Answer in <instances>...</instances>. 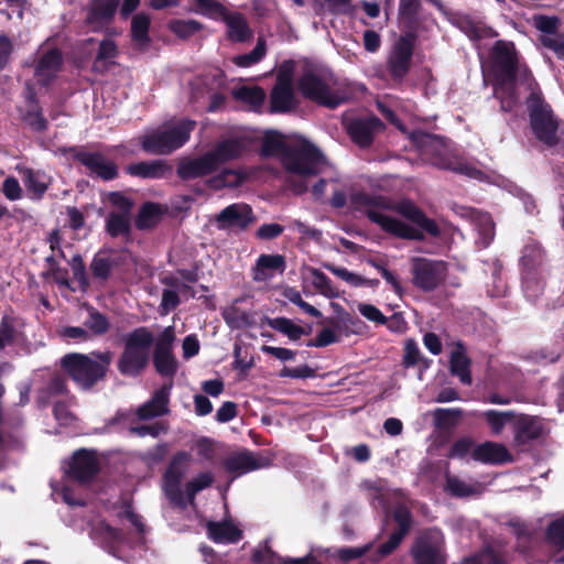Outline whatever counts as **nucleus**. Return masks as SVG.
<instances>
[{"mask_svg":"<svg viewBox=\"0 0 564 564\" xmlns=\"http://www.w3.org/2000/svg\"><path fill=\"white\" fill-rule=\"evenodd\" d=\"M351 202L371 221L399 238L421 241L424 239L423 231L434 237L440 235L436 223L409 199L393 203L383 196L356 193L351 196Z\"/></svg>","mask_w":564,"mask_h":564,"instance_id":"obj_1","label":"nucleus"},{"mask_svg":"<svg viewBox=\"0 0 564 564\" xmlns=\"http://www.w3.org/2000/svg\"><path fill=\"white\" fill-rule=\"evenodd\" d=\"M494 95L502 111H511L519 102L516 84L525 85L531 93L535 82L527 66L520 65L512 43L498 41L492 51Z\"/></svg>","mask_w":564,"mask_h":564,"instance_id":"obj_2","label":"nucleus"},{"mask_svg":"<svg viewBox=\"0 0 564 564\" xmlns=\"http://www.w3.org/2000/svg\"><path fill=\"white\" fill-rule=\"evenodd\" d=\"M299 88L306 98L332 109L345 104L350 96L333 73L321 68H304L299 78Z\"/></svg>","mask_w":564,"mask_h":564,"instance_id":"obj_3","label":"nucleus"},{"mask_svg":"<svg viewBox=\"0 0 564 564\" xmlns=\"http://www.w3.org/2000/svg\"><path fill=\"white\" fill-rule=\"evenodd\" d=\"M112 359L113 354L109 350L68 354L63 357L62 366L82 389L89 390L105 378Z\"/></svg>","mask_w":564,"mask_h":564,"instance_id":"obj_4","label":"nucleus"},{"mask_svg":"<svg viewBox=\"0 0 564 564\" xmlns=\"http://www.w3.org/2000/svg\"><path fill=\"white\" fill-rule=\"evenodd\" d=\"M410 139L422 154L435 158V165L470 178H482L484 173L466 160L457 156L445 158L446 145L442 138L419 130L412 132Z\"/></svg>","mask_w":564,"mask_h":564,"instance_id":"obj_5","label":"nucleus"},{"mask_svg":"<svg viewBox=\"0 0 564 564\" xmlns=\"http://www.w3.org/2000/svg\"><path fill=\"white\" fill-rule=\"evenodd\" d=\"M530 126L535 138L544 145L552 148L560 142V120L553 113L541 93L533 91L528 100Z\"/></svg>","mask_w":564,"mask_h":564,"instance_id":"obj_6","label":"nucleus"},{"mask_svg":"<svg viewBox=\"0 0 564 564\" xmlns=\"http://www.w3.org/2000/svg\"><path fill=\"white\" fill-rule=\"evenodd\" d=\"M153 335L145 327H139L124 336V349L118 360L119 371L137 377L148 366Z\"/></svg>","mask_w":564,"mask_h":564,"instance_id":"obj_7","label":"nucleus"},{"mask_svg":"<svg viewBox=\"0 0 564 564\" xmlns=\"http://www.w3.org/2000/svg\"><path fill=\"white\" fill-rule=\"evenodd\" d=\"M283 165L294 174L308 177L323 173L328 162L315 145L305 140H299L285 149Z\"/></svg>","mask_w":564,"mask_h":564,"instance_id":"obj_8","label":"nucleus"},{"mask_svg":"<svg viewBox=\"0 0 564 564\" xmlns=\"http://www.w3.org/2000/svg\"><path fill=\"white\" fill-rule=\"evenodd\" d=\"M195 124V121L191 120L166 123L145 134L142 139V148L151 154H170L188 140Z\"/></svg>","mask_w":564,"mask_h":564,"instance_id":"obj_9","label":"nucleus"},{"mask_svg":"<svg viewBox=\"0 0 564 564\" xmlns=\"http://www.w3.org/2000/svg\"><path fill=\"white\" fill-rule=\"evenodd\" d=\"M444 535L440 529L430 528L415 538L410 554L414 564H446Z\"/></svg>","mask_w":564,"mask_h":564,"instance_id":"obj_10","label":"nucleus"},{"mask_svg":"<svg viewBox=\"0 0 564 564\" xmlns=\"http://www.w3.org/2000/svg\"><path fill=\"white\" fill-rule=\"evenodd\" d=\"M189 462L191 455L185 451H180L173 455L163 474L164 494L173 507L181 509L187 506L181 484Z\"/></svg>","mask_w":564,"mask_h":564,"instance_id":"obj_11","label":"nucleus"},{"mask_svg":"<svg viewBox=\"0 0 564 564\" xmlns=\"http://www.w3.org/2000/svg\"><path fill=\"white\" fill-rule=\"evenodd\" d=\"M170 388L162 387L154 392L151 400L133 410H119L110 423L131 422L135 419L147 421L169 413Z\"/></svg>","mask_w":564,"mask_h":564,"instance_id":"obj_12","label":"nucleus"},{"mask_svg":"<svg viewBox=\"0 0 564 564\" xmlns=\"http://www.w3.org/2000/svg\"><path fill=\"white\" fill-rule=\"evenodd\" d=\"M447 267L443 261L414 258L412 261V282L424 292L437 289L446 278Z\"/></svg>","mask_w":564,"mask_h":564,"instance_id":"obj_13","label":"nucleus"},{"mask_svg":"<svg viewBox=\"0 0 564 564\" xmlns=\"http://www.w3.org/2000/svg\"><path fill=\"white\" fill-rule=\"evenodd\" d=\"M415 33L406 32L400 36L388 57V70L391 77L400 82L409 72L413 55Z\"/></svg>","mask_w":564,"mask_h":564,"instance_id":"obj_14","label":"nucleus"},{"mask_svg":"<svg viewBox=\"0 0 564 564\" xmlns=\"http://www.w3.org/2000/svg\"><path fill=\"white\" fill-rule=\"evenodd\" d=\"M100 471L99 462L94 451L79 448L73 453L68 464L67 477L80 485L91 482Z\"/></svg>","mask_w":564,"mask_h":564,"instance_id":"obj_15","label":"nucleus"},{"mask_svg":"<svg viewBox=\"0 0 564 564\" xmlns=\"http://www.w3.org/2000/svg\"><path fill=\"white\" fill-rule=\"evenodd\" d=\"M175 335L173 327H166L158 338L154 350V367L164 377H172L176 372L177 364L172 354V344Z\"/></svg>","mask_w":564,"mask_h":564,"instance_id":"obj_16","label":"nucleus"},{"mask_svg":"<svg viewBox=\"0 0 564 564\" xmlns=\"http://www.w3.org/2000/svg\"><path fill=\"white\" fill-rule=\"evenodd\" d=\"M223 465L227 473L238 477L268 467L270 459L260 454L243 449L226 457Z\"/></svg>","mask_w":564,"mask_h":564,"instance_id":"obj_17","label":"nucleus"},{"mask_svg":"<svg viewBox=\"0 0 564 564\" xmlns=\"http://www.w3.org/2000/svg\"><path fill=\"white\" fill-rule=\"evenodd\" d=\"M393 520L398 524V530L389 536L388 541L379 545L376 551L377 561L392 554L400 546L412 528V513L405 508L397 509L393 512Z\"/></svg>","mask_w":564,"mask_h":564,"instance_id":"obj_18","label":"nucleus"},{"mask_svg":"<svg viewBox=\"0 0 564 564\" xmlns=\"http://www.w3.org/2000/svg\"><path fill=\"white\" fill-rule=\"evenodd\" d=\"M393 520L398 524V530L389 536L388 541L379 545L376 551L377 561L392 554L400 546L412 528V513L405 508L397 509L393 512Z\"/></svg>","mask_w":564,"mask_h":564,"instance_id":"obj_19","label":"nucleus"},{"mask_svg":"<svg viewBox=\"0 0 564 564\" xmlns=\"http://www.w3.org/2000/svg\"><path fill=\"white\" fill-rule=\"evenodd\" d=\"M219 229L237 228L245 230L254 221L252 209L246 204H232L224 208L215 218Z\"/></svg>","mask_w":564,"mask_h":564,"instance_id":"obj_20","label":"nucleus"},{"mask_svg":"<svg viewBox=\"0 0 564 564\" xmlns=\"http://www.w3.org/2000/svg\"><path fill=\"white\" fill-rule=\"evenodd\" d=\"M294 107V91L291 73L282 67L278 75L276 85L271 91V111L285 112Z\"/></svg>","mask_w":564,"mask_h":564,"instance_id":"obj_21","label":"nucleus"},{"mask_svg":"<svg viewBox=\"0 0 564 564\" xmlns=\"http://www.w3.org/2000/svg\"><path fill=\"white\" fill-rule=\"evenodd\" d=\"M382 127L383 124L379 118L368 116L349 121L347 131L355 143L366 148L372 143L373 137L381 131Z\"/></svg>","mask_w":564,"mask_h":564,"instance_id":"obj_22","label":"nucleus"},{"mask_svg":"<svg viewBox=\"0 0 564 564\" xmlns=\"http://www.w3.org/2000/svg\"><path fill=\"white\" fill-rule=\"evenodd\" d=\"M471 458L489 465H503L514 462L513 456L503 444L491 441L475 446L471 451Z\"/></svg>","mask_w":564,"mask_h":564,"instance_id":"obj_23","label":"nucleus"},{"mask_svg":"<svg viewBox=\"0 0 564 564\" xmlns=\"http://www.w3.org/2000/svg\"><path fill=\"white\" fill-rule=\"evenodd\" d=\"M120 4V0H93L88 6L86 23L93 30L108 25Z\"/></svg>","mask_w":564,"mask_h":564,"instance_id":"obj_24","label":"nucleus"},{"mask_svg":"<svg viewBox=\"0 0 564 564\" xmlns=\"http://www.w3.org/2000/svg\"><path fill=\"white\" fill-rule=\"evenodd\" d=\"M77 160L83 163L91 173L102 180H112L118 174L117 165L98 152H79Z\"/></svg>","mask_w":564,"mask_h":564,"instance_id":"obj_25","label":"nucleus"},{"mask_svg":"<svg viewBox=\"0 0 564 564\" xmlns=\"http://www.w3.org/2000/svg\"><path fill=\"white\" fill-rule=\"evenodd\" d=\"M542 251L540 248L536 247H527L523 251L522 256V264L524 268V275H523V285L525 291L529 293L532 291L529 296H535L536 292L540 291V282L536 280L535 275L533 274V269H535L538 265L542 262Z\"/></svg>","mask_w":564,"mask_h":564,"instance_id":"obj_26","label":"nucleus"},{"mask_svg":"<svg viewBox=\"0 0 564 564\" xmlns=\"http://www.w3.org/2000/svg\"><path fill=\"white\" fill-rule=\"evenodd\" d=\"M217 169L218 166L213 155L208 152L200 158L182 162L177 169V173L181 178L191 180L207 175Z\"/></svg>","mask_w":564,"mask_h":564,"instance_id":"obj_27","label":"nucleus"},{"mask_svg":"<svg viewBox=\"0 0 564 564\" xmlns=\"http://www.w3.org/2000/svg\"><path fill=\"white\" fill-rule=\"evenodd\" d=\"M207 535L215 543H237L242 539V530L230 520L208 521Z\"/></svg>","mask_w":564,"mask_h":564,"instance_id":"obj_28","label":"nucleus"},{"mask_svg":"<svg viewBox=\"0 0 564 564\" xmlns=\"http://www.w3.org/2000/svg\"><path fill=\"white\" fill-rule=\"evenodd\" d=\"M285 270V259L281 254H261L254 268L252 278L257 282H265L271 279L274 272L282 273Z\"/></svg>","mask_w":564,"mask_h":564,"instance_id":"obj_29","label":"nucleus"},{"mask_svg":"<svg viewBox=\"0 0 564 564\" xmlns=\"http://www.w3.org/2000/svg\"><path fill=\"white\" fill-rule=\"evenodd\" d=\"M62 65V55L57 50H48L40 58L36 68L35 76L42 85L48 84V82L55 77Z\"/></svg>","mask_w":564,"mask_h":564,"instance_id":"obj_30","label":"nucleus"},{"mask_svg":"<svg viewBox=\"0 0 564 564\" xmlns=\"http://www.w3.org/2000/svg\"><path fill=\"white\" fill-rule=\"evenodd\" d=\"M247 150V143L242 139H227L218 143L216 148L210 151L213 159L217 166L220 164L238 159Z\"/></svg>","mask_w":564,"mask_h":564,"instance_id":"obj_31","label":"nucleus"},{"mask_svg":"<svg viewBox=\"0 0 564 564\" xmlns=\"http://www.w3.org/2000/svg\"><path fill=\"white\" fill-rule=\"evenodd\" d=\"M470 359L466 356L462 343L456 344V349L452 351L449 358V369L452 375L457 376L462 383L471 384Z\"/></svg>","mask_w":564,"mask_h":564,"instance_id":"obj_32","label":"nucleus"},{"mask_svg":"<svg viewBox=\"0 0 564 564\" xmlns=\"http://www.w3.org/2000/svg\"><path fill=\"white\" fill-rule=\"evenodd\" d=\"M21 119L31 130L41 132L47 127V120L43 117L41 107L34 99L33 93L30 90L25 109L21 113Z\"/></svg>","mask_w":564,"mask_h":564,"instance_id":"obj_33","label":"nucleus"},{"mask_svg":"<svg viewBox=\"0 0 564 564\" xmlns=\"http://www.w3.org/2000/svg\"><path fill=\"white\" fill-rule=\"evenodd\" d=\"M223 20L227 24L230 40L246 42L252 37V31L242 14L227 12Z\"/></svg>","mask_w":564,"mask_h":564,"instance_id":"obj_34","label":"nucleus"},{"mask_svg":"<svg viewBox=\"0 0 564 564\" xmlns=\"http://www.w3.org/2000/svg\"><path fill=\"white\" fill-rule=\"evenodd\" d=\"M513 446L520 452L529 451L543 434L542 425H514Z\"/></svg>","mask_w":564,"mask_h":564,"instance_id":"obj_35","label":"nucleus"},{"mask_svg":"<svg viewBox=\"0 0 564 564\" xmlns=\"http://www.w3.org/2000/svg\"><path fill=\"white\" fill-rule=\"evenodd\" d=\"M470 217L479 235L477 242L481 247H487L495 235V224L490 215L478 210H471Z\"/></svg>","mask_w":564,"mask_h":564,"instance_id":"obj_36","label":"nucleus"},{"mask_svg":"<svg viewBox=\"0 0 564 564\" xmlns=\"http://www.w3.org/2000/svg\"><path fill=\"white\" fill-rule=\"evenodd\" d=\"M23 182L34 198H41L51 183V177L44 172L26 169L23 172Z\"/></svg>","mask_w":564,"mask_h":564,"instance_id":"obj_37","label":"nucleus"},{"mask_svg":"<svg viewBox=\"0 0 564 564\" xmlns=\"http://www.w3.org/2000/svg\"><path fill=\"white\" fill-rule=\"evenodd\" d=\"M420 10V0H400L399 18L406 32L415 33Z\"/></svg>","mask_w":564,"mask_h":564,"instance_id":"obj_38","label":"nucleus"},{"mask_svg":"<svg viewBox=\"0 0 564 564\" xmlns=\"http://www.w3.org/2000/svg\"><path fill=\"white\" fill-rule=\"evenodd\" d=\"M169 167L163 161H149L131 164L127 167L129 174L144 178H156L163 176Z\"/></svg>","mask_w":564,"mask_h":564,"instance_id":"obj_39","label":"nucleus"},{"mask_svg":"<svg viewBox=\"0 0 564 564\" xmlns=\"http://www.w3.org/2000/svg\"><path fill=\"white\" fill-rule=\"evenodd\" d=\"M117 46L111 40H104L99 44L98 54L94 61L93 69L98 73H105L117 56Z\"/></svg>","mask_w":564,"mask_h":564,"instance_id":"obj_40","label":"nucleus"},{"mask_svg":"<svg viewBox=\"0 0 564 564\" xmlns=\"http://www.w3.org/2000/svg\"><path fill=\"white\" fill-rule=\"evenodd\" d=\"M150 19L144 13H138L131 21V35L134 45L139 48L145 47L149 42Z\"/></svg>","mask_w":564,"mask_h":564,"instance_id":"obj_41","label":"nucleus"},{"mask_svg":"<svg viewBox=\"0 0 564 564\" xmlns=\"http://www.w3.org/2000/svg\"><path fill=\"white\" fill-rule=\"evenodd\" d=\"M224 319L232 328H245L254 324L253 316L239 308L236 303L226 307L223 312Z\"/></svg>","mask_w":564,"mask_h":564,"instance_id":"obj_42","label":"nucleus"},{"mask_svg":"<svg viewBox=\"0 0 564 564\" xmlns=\"http://www.w3.org/2000/svg\"><path fill=\"white\" fill-rule=\"evenodd\" d=\"M290 144L285 143L283 135L276 131H268L262 139V154L264 156L281 155Z\"/></svg>","mask_w":564,"mask_h":564,"instance_id":"obj_43","label":"nucleus"},{"mask_svg":"<svg viewBox=\"0 0 564 564\" xmlns=\"http://www.w3.org/2000/svg\"><path fill=\"white\" fill-rule=\"evenodd\" d=\"M265 321L268 326L285 334L292 340H297L306 334L303 327L295 325L291 319L285 317L267 318Z\"/></svg>","mask_w":564,"mask_h":564,"instance_id":"obj_44","label":"nucleus"},{"mask_svg":"<svg viewBox=\"0 0 564 564\" xmlns=\"http://www.w3.org/2000/svg\"><path fill=\"white\" fill-rule=\"evenodd\" d=\"M88 316L84 321V326L95 336H101L109 330L110 323L108 318L93 307H88Z\"/></svg>","mask_w":564,"mask_h":564,"instance_id":"obj_45","label":"nucleus"},{"mask_svg":"<svg viewBox=\"0 0 564 564\" xmlns=\"http://www.w3.org/2000/svg\"><path fill=\"white\" fill-rule=\"evenodd\" d=\"M267 53L265 41L261 37L258 39L256 47L247 53L237 55L232 58L234 63L239 67H249L259 63Z\"/></svg>","mask_w":564,"mask_h":564,"instance_id":"obj_46","label":"nucleus"},{"mask_svg":"<svg viewBox=\"0 0 564 564\" xmlns=\"http://www.w3.org/2000/svg\"><path fill=\"white\" fill-rule=\"evenodd\" d=\"M445 489L453 497L464 498L477 494V489L459 479L457 476L446 474Z\"/></svg>","mask_w":564,"mask_h":564,"instance_id":"obj_47","label":"nucleus"},{"mask_svg":"<svg viewBox=\"0 0 564 564\" xmlns=\"http://www.w3.org/2000/svg\"><path fill=\"white\" fill-rule=\"evenodd\" d=\"M160 208L158 205L153 203H147L142 206L139 212L138 218L135 220V225L139 229H148L159 221L160 219Z\"/></svg>","mask_w":564,"mask_h":564,"instance_id":"obj_48","label":"nucleus"},{"mask_svg":"<svg viewBox=\"0 0 564 564\" xmlns=\"http://www.w3.org/2000/svg\"><path fill=\"white\" fill-rule=\"evenodd\" d=\"M431 360L424 357L416 343L412 339L406 340L404 346L403 365L405 367H413L415 365H422L423 368H429Z\"/></svg>","mask_w":564,"mask_h":564,"instance_id":"obj_49","label":"nucleus"},{"mask_svg":"<svg viewBox=\"0 0 564 564\" xmlns=\"http://www.w3.org/2000/svg\"><path fill=\"white\" fill-rule=\"evenodd\" d=\"M106 230L111 237L128 235L130 231V217L109 213L106 221Z\"/></svg>","mask_w":564,"mask_h":564,"instance_id":"obj_50","label":"nucleus"},{"mask_svg":"<svg viewBox=\"0 0 564 564\" xmlns=\"http://www.w3.org/2000/svg\"><path fill=\"white\" fill-rule=\"evenodd\" d=\"M545 539L549 544L564 550V516L550 522L546 528Z\"/></svg>","mask_w":564,"mask_h":564,"instance_id":"obj_51","label":"nucleus"},{"mask_svg":"<svg viewBox=\"0 0 564 564\" xmlns=\"http://www.w3.org/2000/svg\"><path fill=\"white\" fill-rule=\"evenodd\" d=\"M7 426L8 425H0V470L4 469L7 464L6 451L20 446L19 438L7 431Z\"/></svg>","mask_w":564,"mask_h":564,"instance_id":"obj_52","label":"nucleus"},{"mask_svg":"<svg viewBox=\"0 0 564 564\" xmlns=\"http://www.w3.org/2000/svg\"><path fill=\"white\" fill-rule=\"evenodd\" d=\"M197 13L208 15L210 18H221L227 14L226 8L217 0H195Z\"/></svg>","mask_w":564,"mask_h":564,"instance_id":"obj_53","label":"nucleus"},{"mask_svg":"<svg viewBox=\"0 0 564 564\" xmlns=\"http://www.w3.org/2000/svg\"><path fill=\"white\" fill-rule=\"evenodd\" d=\"M234 95L237 99L248 102L253 107L260 106L265 98L264 91L258 87L243 86L235 90Z\"/></svg>","mask_w":564,"mask_h":564,"instance_id":"obj_54","label":"nucleus"},{"mask_svg":"<svg viewBox=\"0 0 564 564\" xmlns=\"http://www.w3.org/2000/svg\"><path fill=\"white\" fill-rule=\"evenodd\" d=\"M170 29L181 39H187L202 29V24L195 20H173Z\"/></svg>","mask_w":564,"mask_h":564,"instance_id":"obj_55","label":"nucleus"},{"mask_svg":"<svg viewBox=\"0 0 564 564\" xmlns=\"http://www.w3.org/2000/svg\"><path fill=\"white\" fill-rule=\"evenodd\" d=\"M313 276V285L326 297H336L338 295L337 290L333 286L332 281L319 270L311 269Z\"/></svg>","mask_w":564,"mask_h":564,"instance_id":"obj_56","label":"nucleus"},{"mask_svg":"<svg viewBox=\"0 0 564 564\" xmlns=\"http://www.w3.org/2000/svg\"><path fill=\"white\" fill-rule=\"evenodd\" d=\"M213 481L214 477L210 473H200L186 484V495L193 500L197 492L212 486Z\"/></svg>","mask_w":564,"mask_h":564,"instance_id":"obj_57","label":"nucleus"},{"mask_svg":"<svg viewBox=\"0 0 564 564\" xmlns=\"http://www.w3.org/2000/svg\"><path fill=\"white\" fill-rule=\"evenodd\" d=\"M243 176L235 170H225L217 177L212 180V186L214 188L221 187H236L241 184Z\"/></svg>","mask_w":564,"mask_h":564,"instance_id":"obj_58","label":"nucleus"},{"mask_svg":"<svg viewBox=\"0 0 564 564\" xmlns=\"http://www.w3.org/2000/svg\"><path fill=\"white\" fill-rule=\"evenodd\" d=\"M434 423H453L458 420H469L470 417L459 409H436L433 413Z\"/></svg>","mask_w":564,"mask_h":564,"instance_id":"obj_59","label":"nucleus"},{"mask_svg":"<svg viewBox=\"0 0 564 564\" xmlns=\"http://www.w3.org/2000/svg\"><path fill=\"white\" fill-rule=\"evenodd\" d=\"M540 42L543 46L554 51L560 58H564V34H542Z\"/></svg>","mask_w":564,"mask_h":564,"instance_id":"obj_60","label":"nucleus"},{"mask_svg":"<svg viewBox=\"0 0 564 564\" xmlns=\"http://www.w3.org/2000/svg\"><path fill=\"white\" fill-rule=\"evenodd\" d=\"M474 442L469 437H460L453 443L449 448L448 457L464 458L468 453L471 454Z\"/></svg>","mask_w":564,"mask_h":564,"instance_id":"obj_61","label":"nucleus"},{"mask_svg":"<svg viewBox=\"0 0 564 564\" xmlns=\"http://www.w3.org/2000/svg\"><path fill=\"white\" fill-rule=\"evenodd\" d=\"M100 535L110 547L120 544L123 540L122 530L115 528L106 522L100 523Z\"/></svg>","mask_w":564,"mask_h":564,"instance_id":"obj_62","label":"nucleus"},{"mask_svg":"<svg viewBox=\"0 0 564 564\" xmlns=\"http://www.w3.org/2000/svg\"><path fill=\"white\" fill-rule=\"evenodd\" d=\"M109 202L116 208V210L111 212L112 214L130 217L132 203L126 196L120 193H111L109 194Z\"/></svg>","mask_w":564,"mask_h":564,"instance_id":"obj_63","label":"nucleus"},{"mask_svg":"<svg viewBox=\"0 0 564 564\" xmlns=\"http://www.w3.org/2000/svg\"><path fill=\"white\" fill-rule=\"evenodd\" d=\"M93 274L101 280H106L111 270V262L109 259L96 256L90 264Z\"/></svg>","mask_w":564,"mask_h":564,"instance_id":"obj_64","label":"nucleus"}]
</instances>
